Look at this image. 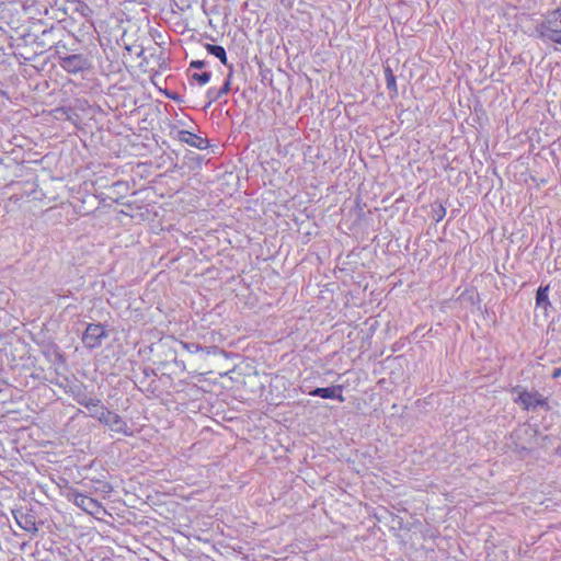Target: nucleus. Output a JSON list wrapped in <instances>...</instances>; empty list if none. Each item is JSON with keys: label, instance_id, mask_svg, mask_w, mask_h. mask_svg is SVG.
Listing matches in <instances>:
<instances>
[{"label": "nucleus", "instance_id": "nucleus-3", "mask_svg": "<svg viewBox=\"0 0 561 561\" xmlns=\"http://www.w3.org/2000/svg\"><path fill=\"white\" fill-rule=\"evenodd\" d=\"M60 67L72 75L83 72L91 68V60L82 54H73L67 56H59Z\"/></svg>", "mask_w": 561, "mask_h": 561}, {"label": "nucleus", "instance_id": "nucleus-11", "mask_svg": "<svg viewBox=\"0 0 561 561\" xmlns=\"http://www.w3.org/2000/svg\"><path fill=\"white\" fill-rule=\"evenodd\" d=\"M82 407L90 412V416L96 419L99 422L108 410L102 404L101 400L96 398L89 399V402H82Z\"/></svg>", "mask_w": 561, "mask_h": 561}, {"label": "nucleus", "instance_id": "nucleus-19", "mask_svg": "<svg viewBox=\"0 0 561 561\" xmlns=\"http://www.w3.org/2000/svg\"><path fill=\"white\" fill-rule=\"evenodd\" d=\"M549 443H550L549 436H547V435L546 436H539L538 435V440L535 443V447L539 446V447H542V448H547Z\"/></svg>", "mask_w": 561, "mask_h": 561}, {"label": "nucleus", "instance_id": "nucleus-9", "mask_svg": "<svg viewBox=\"0 0 561 561\" xmlns=\"http://www.w3.org/2000/svg\"><path fill=\"white\" fill-rule=\"evenodd\" d=\"M342 386H331L327 388H316L309 392L310 396L320 397L323 399H335L340 402H344Z\"/></svg>", "mask_w": 561, "mask_h": 561}, {"label": "nucleus", "instance_id": "nucleus-7", "mask_svg": "<svg viewBox=\"0 0 561 561\" xmlns=\"http://www.w3.org/2000/svg\"><path fill=\"white\" fill-rule=\"evenodd\" d=\"M515 401L524 410H536L538 407L547 405L546 399L537 391L522 390Z\"/></svg>", "mask_w": 561, "mask_h": 561}, {"label": "nucleus", "instance_id": "nucleus-18", "mask_svg": "<svg viewBox=\"0 0 561 561\" xmlns=\"http://www.w3.org/2000/svg\"><path fill=\"white\" fill-rule=\"evenodd\" d=\"M232 76V71H230V73L228 75V78L226 80V82L224 83V85L218 89V93L219 95L222 98L224 95L228 94L229 91H230V78Z\"/></svg>", "mask_w": 561, "mask_h": 561}, {"label": "nucleus", "instance_id": "nucleus-1", "mask_svg": "<svg viewBox=\"0 0 561 561\" xmlns=\"http://www.w3.org/2000/svg\"><path fill=\"white\" fill-rule=\"evenodd\" d=\"M541 37L561 44V9L549 12L539 26Z\"/></svg>", "mask_w": 561, "mask_h": 561}, {"label": "nucleus", "instance_id": "nucleus-8", "mask_svg": "<svg viewBox=\"0 0 561 561\" xmlns=\"http://www.w3.org/2000/svg\"><path fill=\"white\" fill-rule=\"evenodd\" d=\"M16 524L25 531L35 534L38 529L36 527L35 516L25 512L22 508L12 511Z\"/></svg>", "mask_w": 561, "mask_h": 561}, {"label": "nucleus", "instance_id": "nucleus-17", "mask_svg": "<svg viewBox=\"0 0 561 561\" xmlns=\"http://www.w3.org/2000/svg\"><path fill=\"white\" fill-rule=\"evenodd\" d=\"M221 96L219 95L218 93V89L216 88H209L206 92V99H207V104L206 106H210L214 102H216L217 100H219Z\"/></svg>", "mask_w": 561, "mask_h": 561}, {"label": "nucleus", "instance_id": "nucleus-15", "mask_svg": "<svg viewBox=\"0 0 561 561\" xmlns=\"http://www.w3.org/2000/svg\"><path fill=\"white\" fill-rule=\"evenodd\" d=\"M181 347L186 351L187 353L195 354L201 351H204L203 346L197 343H190V342H180Z\"/></svg>", "mask_w": 561, "mask_h": 561}, {"label": "nucleus", "instance_id": "nucleus-2", "mask_svg": "<svg viewBox=\"0 0 561 561\" xmlns=\"http://www.w3.org/2000/svg\"><path fill=\"white\" fill-rule=\"evenodd\" d=\"M516 449L530 451L535 448L538 440V432L528 424H523L516 428L512 435Z\"/></svg>", "mask_w": 561, "mask_h": 561}, {"label": "nucleus", "instance_id": "nucleus-21", "mask_svg": "<svg viewBox=\"0 0 561 561\" xmlns=\"http://www.w3.org/2000/svg\"><path fill=\"white\" fill-rule=\"evenodd\" d=\"M445 215H446V209L442 205H439L438 209L435 210V220L436 221L442 220L445 217Z\"/></svg>", "mask_w": 561, "mask_h": 561}, {"label": "nucleus", "instance_id": "nucleus-5", "mask_svg": "<svg viewBox=\"0 0 561 561\" xmlns=\"http://www.w3.org/2000/svg\"><path fill=\"white\" fill-rule=\"evenodd\" d=\"M105 337H107V333L101 323H90L82 334V343L92 350L101 346Z\"/></svg>", "mask_w": 561, "mask_h": 561}, {"label": "nucleus", "instance_id": "nucleus-10", "mask_svg": "<svg viewBox=\"0 0 561 561\" xmlns=\"http://www.w3.org/2000/svg\"><path fill=\"white\" fill-rule=\"evenodd\" d=\"M180 140L199 150L206 149L209 145L206 138L197 136L188 130L180 131Z\"/></svg>", "mask_w": 561, "mask_h": 561}, {"label": "nucleus", "instance_id": "nucleus-20", "mask_svg": "<svg viewBox=\"0 0 561 561\" xmlns=\"http://www.w3.org/2000/svg\"><path fill=\"white\" fill-rule=\"evenodd\" d=\"M204 348V353H206L207 355H211V354H218V353H224L222 350H220L219 347L217 346H208V347H203Z\"/></svg>", "mask_w": 561, "mask_h": 561}, {"label": "nucleus", "instance_id": "nucleus-4", "mask_svg": "<svg viewBox=\"0 0 561 561\" xmlns=\"http://www.w3.org/2000/svg\"><path fill=\"white\" fill-rule=\"evenodd\" d=\"M68 499L72 501L75 505L90 515H96L103 511V506L99 501L76 490H72L68 493Z\"/></svg>", "mask_w": 561, "mask_h": 561}, {"label": "nucleus", "instance_id": "nucleus-12", "mask_svg": "<svg viewBox=\"0 0 561 561\" xmlns=\"http://www.w3.org/2000/svg\"><path fill=\"white\" fill-rule=\"evenodd\" d=\"M205 48L208 54L215 56L218 58L225 66H228V59L226 50L222 46L219 45H213V44H206Z\"/></svg>", "mask_w": 561, "mask_h": 561}, {"label": "nucleus", "instance_id": "nucleus-24", "mask_svg": "<svg viewBox=\"0 0 561 561\" xmlns=\"http://www.w3.org/2000/svg\"><path fill=\"white\" fill-rule=\"evenodd\" d=\"M559 377H561V368H559V367H558V368H554V369H553L552 378H553V379H557V378H559Z\"/></svg>", "mask_w": 561, "mask_h": 561}, {"label": "nucleus", "instance_id": "nucleus-25", "mask_svg": "<svg viewBox=\"0 0 561 561\" xmlns=\"http://www.w3.org/2000/svg\"><path fill=\"white\" fill-rule=\"evenodd\" d=\"M174 364L180 367L181 369L185 370V363L183 360L174 359Z\"/></svg>", "mask_w": 561, "mask_h": 561}, {"label": "nucleus", "instance_id": "nucleus-23", "mask_svg": "<svg viewBox=\"0 0 561 561\" xmlns=\"http://www.w3.org/2000/svg\"><path fill=\"white\" fill-rule=\"evenodd\" d=\"M89 399H91L90 397L85 396V394H77L75 397V400L80 404L82 405V402H89Z\"/></svg>", "mask_w": 561, "mask_h": 561}, {"label": "nucleus", "instance_id": "nucleus-22", "mask_svg": "<svg viewBox=\"0 0 561 561\" xmlns=\"http://www.w3.org/2000/svg\"><path fill=\"white\" fill-rule=\"evenodd\" d=\"M205 66H206V62L204 60H193L190 64V67L195 68V69H202Z\"/></svg>", "mask_w": 561, "mask_h": 561}, {"label": "nucleus", "instance_id": "nucleus-6", "mask_svg": "<svg viewBox=\"0 0 561 561\" xmlns=\"http://www.w3.org/2000/svg\"><path fill=\"white\" fill-rule=\"evenodd\" d=\"M103 425L107 426L112 432L129 436L133 434L128 424L115 412L107 410L102 420Z\"/></svg>", "mask_w": 561, "mask_h": 561}, {"label": "nucleus", "instance_id": "nucleus-14", "mask_svg": "<svg viewBox=\"0 0 561 561\" xmlns=\"http://www.w3.org/2000/svg\"><path fill=\"white\" fill-rule=\"evenodd\" d=\"M385 78L388 90L397 92L396 77L389 67L385 69Z\"/></svg>", "mask_w": 561, "mask_h": 561}, {"label": "nucleus", "instance_id": "nucleus-16", "mask_svg": "<svg viewBox=\"0 0 561 561\" xmlns=\"http://www.w3.org/2000/svg\"><path fill=\"white\" fill-rule=\"evenodd\" d=\"M192 80H195L198 82L199 85H205L209 82L210 78H211V73L208 72V71H205V72H202V73H193L192 75Z\"/></svg>", "mask_w": 561, "mask_h": 561}, {"label": "nucleus", "instance_id": "nucleus-13", "mask_svg": "<svg viewBox=\"0 0 561 561\" xmlns=\"http://www.w3.org/2000/svg\"><path fill=\"white\" fill-rule=\"evenodd\" d=\"M548 290H549V286H540L537 290V295H536V305L538 308H542L545 311L547 310L548 307L551 306L550 301H549V298H548Z\"/></svg>", "mask_w": 561, "mask_h": 561}]
</instances>
